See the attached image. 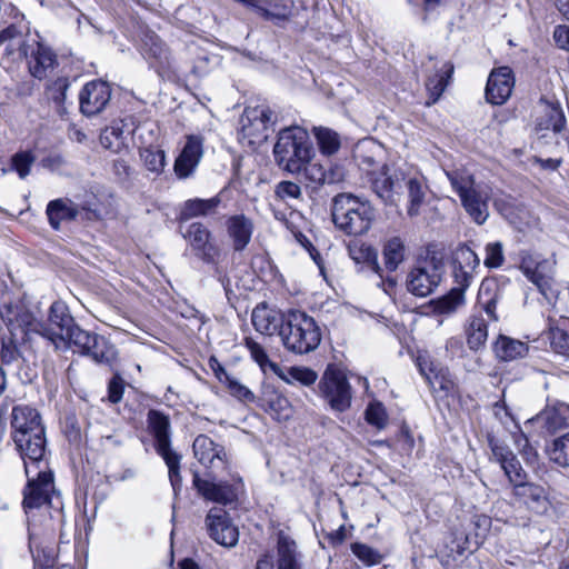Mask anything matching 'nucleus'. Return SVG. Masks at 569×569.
I'll return each instance as SVG.
<instances>
[{"instance_id": "obj_1", "label": "nucleus", "mask_w": 569, "mask_h": 569, "mask_svg": "<svg viewBox=\"0 0 569 569\" xmlns=\"http://www.w3.org/2000/svg\"><path fill=\"white\" fill-rule=\"evenodd\" d=\"M27 485L22 506L28 518L29 549L37 547L38 538L51 536L64 522L63 501L54 487L53 472L48 466L24 469Z\"/></svg>"}, {"instance_id": "obj_2", "label": "nucleus", "mask_w": 569, "mask_h": 569, "mask_svg": "<svg viewBox=\"0 0 569 569\" xmlns=\"http://www.w3.org/2000/svg\"><path fill=\"white\" fill-rule=\"evenodd\" d=\"M480 259L477 253L467 246L457 248L452 259V276L456 286L443 297L431 301V307L437 315H452L465 303V291L473 281Z\"/></svg>"}, {"instance_id": "obj_3", "label": "nucleus", "mask_w": 569, "mask_h": 569, "mask_svg": "<svg viewBox=\"0 0 569 569\" xmlns=\"http://www.w3.org/2000/svg\"><path fill=\"white\" fill-rule=\"evenodd\" d=\"M313 156L315 150L306 129L291 126L279 131L273 146V157L280 169L298 174Z\"/></svg>"}, {"instance_id": "obj_4", "label": "nucleus", "mask_w": 569, "mask_h": 569, "mask_svg": "<svg viewBox=\"0 0 569 569\" xmlns=\"http://www.w3.org/2000/svg\"><path fill=\"white\" fill-rule=\"evenodd\" d=\"M283 347L295 355H307L318 348L321 330L316 320L300 310H289L279 331Z\"/></svg>"}, {"instance_id": "obj_5", "label": "nucleus", "mask_w": 569, "mask_h": 569, "mask_svg": "<svg viewBox=\"0 0 569 569\" xmlns=\"http://www.w3.org/2000/svg\"><path fill=\"white\" fill-rule=\"evenodd\" d=\"M332 221L349 236L368 232L375 219L372 206L351 193H339L332 200Z\"/></svg>"}, {"instance_id": "obj_6", "label": "nucleus", "mask_w": 569, "mask_h": 569, "mask_svg": "<svg viewBox=\"0 0 569 569\" xmlns=\"http://www.w3.org/2000/svg\"><path fill=\"white\" fill-rule=\"evenodd\" d=\"M446 176L471 219L478 224L485 223L489 217L487 188L476 183L473 176L466 170L446 171Z\"/></svg>"}, {"instance_id": "obj_7", "label": "nucleus", "mask_w": 569, "mask_h": 569, "mask_svg": "<svg viewBox=\"0 0 569 569\" xmlns=\"http://www.w3.org/2000/svg\"><path fill=\"white\" fill-rule=\"evenodd\" d=\"M39 335L50 340L57 349L73 347L78 341V332H84L70 315L68 306L62 301H54L48 315L47 322L37 325Z\"/></svg>"}, {"instance_id": "obj_8", "label": "nucleus", "mask_w": 569, "mask_h": 569, "mask_svg": "<svg viewBox=\"0 0 569 569\" xmlns=\"http://www.w3.org/2000/svg\"><path fill=\"white\" fill-rule=\"evenodd\" d=\"M555 260L540 254L528 251L520 253L519 269L549 303L556 301L560 293V286L555 280Z\"/></svg>"}, {"instance_id": "obj_9", "label": "nucleus", "mask_w": 569, "mask_h": 569, "mask_svg": "<svg viewBox=\"0 0 569 569\" xmlns=\"http://www.w3.org/2000/svg\"><path fill=\"white\" fill-rule=\"evenodd\" d=\"M320 393L336 412H343L351 406V387L346 375L336 368L328 367L319 382Z\"/></svg>"}, {"instance_id": "obj_10", "label": "nucleus", "mask_w": 569, "mask_h": 569, "mask_svg": "<svg viewBox=\"0 0 569 569\" xmlns=\"http://www.w3.org/2000/svg\"><path fill=\"white\" fill-rule=\"evenodd\" d=\"M273 122V112L266 106L248 107L240 117L239 136L253 144L267 138V129Z\"/></svg>"}, {"instance_id": "obj_11", "label": "nucleus", "mask_w": 569, "mask_h": 569, "mask_svg": "<svg viewBox=\"0 0 569 569\" xmlns=\"http://www.w3.org/2000/svg\"><path fill=\"white\" fill-rule=\"evenodd\" d=\"M38 36H31L21 27L11 24L0 32V57L12 61L28 58L29 49L34 47Z\"/></svg>"}, {"instance_id": "obj_12", "label": "nucleus", "mask_w": 569, "mask_h": 569, "mask_svg": "<svg viewBox=\"0 0 569 569\" xmlns=\"http://www.w3.org/2000/svg\"><path fill=\"white\" fill-rule=\"evenodd\" d=\"M73 347L100 365L112 367L118 358L116 347L106 337L97 333L78 332V341Z\"/></svg>"}, {"instance_id": "obj_13", "label": "nucleus", "mask_w": 569, "mask_h": 569, "mask_svg": "<svg viewBox=\"0 0 569 569\" xmlns=\"http://www.w3.org/2000/svg\"><path fill=\"white\" fill-rule=\"evenodd\" d=\"M206 528L210 538L223 547H234L239 540L238 528L222 508L214 507L209 510L206 516Z\"/></svg>"}, {"instance_id": "obj_14", "label": "nucleus", "mask_w": 569, "mask_h": 569, "mask_svg": "<svg viewBox=\"0 0 569 569\" xmlns=\"http://www.w3.org/2000/svg\"><path fill=\"white\" fill-rule=\"evenodd\" d=\"M193 456L198 462L210 472L220 469H227L229 466V455L226 448L213 441L207 435H199L192 443Z\"/></svg>"}, {"instance_id": "obj_15", "label": "nucleus", "mask_w": 569, "mask_h": 569, "mask_svg": "<svg viewBox=\"0 0 569 569\" xmlns=\"http://www.w3.org/2000/svg\"><path fill=\"white\" fill-rule=\"evenodd\" d=\"M13 442L20 453L24 469L27 465L33 468L48 466L46 460L47 439L46 432L21 433L12 436Z\"/></svg>"}, {"instance_id": "obj_16", "label": "nucleus", "mask_w": 569, "mask_h": 569, "mask_svg": "<svg viewBox=\"0 0 569 569\" xmlns=\"http://www.w3.org/2000/svg\"><path fill=\"white\" fill-rule=\"evenodd\" d=\"M441 281V271L433 262H425L408 273L407 289L416 297L431 295Z\"/></svg>"}, {"instance_id": "obj_17", "label": "nucleus", "mask_w": 569, "mask_h": 569, "mask_svg": "<svg viewBox=\"0 0 569 569\" xmlns=\"http://www.w3.org/2000/svg\"><path fill=\"white\" fill-rule=\"evenodd\" d=\"M111 99L110 86L101 80L84 84L79 94L80 110L87 117L100 113Z\"/></svg>"}, {"instance_id": "obj_18", "label": "nucleus", "mask_w": 569, "mask_h": 569, "mask_svg": "<svg viewBox=\"0 0 569 569\" xmlns=\"http://www.w3.org/2000/svg\"><path fill=\"white\" fill-rule=\"evenodd\" d=\"M193 486L204 499L228 505L237 500L238 486L228 482H214L211 479H202L198 471H193Z\"/></svg>"}, {"instance_id": "obj_19", "label": "nucleus", "mask_w": 569, "mask_h": 569, "mask_svg": "<svg viewBox=\"0 0 569 569\" xmlns=\"http://www.w3.org/2000/svg\"><path fill=\"white\" fill-rule=\"evenodd\" d=\"M513 86L515 79L509 67L493 69L487 81V101L497 106L505 103L509 99Z\"/></svg>"}, {"instance_id": "obj_20", "label": "nucleus", "mask_w": 569, "mask_h": 569, "mask_svg": "<svg viewBox=\"0 0 569 569\" xmlns=\"http://www.w3.org/2000/svg\"><path fill=\"white\" fill-rule=\"evenodd\" d=\"M183 238L190 243L196 254L204 262H214L219 250L210 242V231L200 222H193L188 226L183 232Z\"/></svg>"}, {"instance_id": "obj_21", "label": "nucleus", "mask_w": 569, "mask_h": 569, "mask_svg": "<svg viewBox=\"0 0 569 569\" xmlns=\"http://www.w3.org/2000/svg\"><path fill=\"white\" fill-rule=\"evenodd\" d=\"M567 124L565 112L558 102L541 99L537 107L536 130L561 132Z\"/></svg>"}, {"instance_id": "obj_22", "label": "nucleus", "mask_w": 569, "mask_h": 569, "mask_svg": "<svg viewBox=\"0 0 569 569\" xmlns=\"http://www.w3.org/2000/svg\"><path fill=\"white\" fill-rule=\"evenodd\" d=\"M528 422L537 425L548 433H555L569 427V405L558 402L553 406H547Z\"/></svg>"}, {"instance_id": "obj_23", "label": "nucleus", "mask_w": 569, "mask_h": 569, "mask_svg": "<svg viewBox=\"0 0 569 569\" xmlns=\"http://www.w3.org/2000/svg\"><path fill=\"white\" fill-rule=\"evenodd\" d=\"M202 157V140L190 136L174 161V173L180 179L190 177Z\"/></svg>"}, {"instance_id": "obj_24", "label": "nucleus", "mask_w": 569, "mask_h": 569, "mask_svg": "<svg viewBox=\"0 0 569 569\" xmlns=\"http://www.w3.org/2000/svg\"><path fill=\"white\" fill-rule=\"evenodd\" d=\"M287 320V313L270 308L267 303H259L251 315V322L254 329L264 336L279 335L283 322Z\"/></svg>"}, {"instance_id": "obj_25", "label": "nucleus", "mask_w": 569, "mask_h": 569, "mask_svg": "<svg viewBox=\"0 0 569 569\" xmlns=\"http://www.w3.org/2000/svg\"><path fill=\"white\" fill-rule=\"evenodd\" d=\"M403 181L401 172L390 173L389 169L383 167V171L372 179V189L385 203H392L395 197L401 192Z\"/></svg>"}, {"instance_id": "obj_26", "label": "nucleus", "mask_w": 569, "mask_h": 569, "mask_svg": "<svg viewBox=\"0 0 569 569\" xmlns=\"http://www.w3.org/2000/svg\"><path fill=\"white\" fill-rule=\"evenodd\" d=\"M12 436L44 431L39 412L28 406H16L12 409Z\"/></svg>"}, {"instance_id": "obj_27", "label": "nucleus", "mask_w": 569, "mask_h": 569, "mask_svg": "<svg viewBox=\"0 0 569 569\" xmlns=\"http://www.w3.org/2000/svg\"><path fill=\"white\" fill-rule=\"evenodd\" d=\"M515 496L533 512L542 515L549 509L547 492L543 487L530 482L516 483Z\"/></svg>"}, {"instance_id": "obj_28", "label": "nucleus", "mask_w": 569, "mask_h": 569, "mask_svg": "<svg viewBox=\"0 0 569 569\" xmlns=\"http://www.w3.org/2000/svg\"><path fill=\"white\" fill-rule=\"evenodd\" d=\"M46 214L50 227L60 230L62 222H70L78 218L79 206L69 198L54 199L47 204Z\"/></svg>"}, {"instance_id": "obj_29", "label": "nucleus", "mask_w": 569, "mask_h": 569, "mask_svg": "<svg viewBox=\"0 0 569 569\" xmlns=\"http://www.w3.org/2000/svg\"><path fill=\"white\" fill-rule=\"evenodd\" d=\"M148 423L151 433L156 439V451L158 455L172 452L170 446V420L168 416L157 410L148 412Z\"/></svg>"}, {"instance_id": "obj_30", "label": "nucleus", "mask_w": 569, "mask_h": 569, "mask_svg": "<svg viewBox=\"0 0 569 569\" xmlns=\"http://www.w3.org/2000/svg\"><path fill=\"white\" fill-rule=\"evenodd\" d=\"M34 47L29 49L28 58H24L28 62L30 73L38 79H42L47 76L49 69L53 68L56 62V56L50 48L41 44L38 39L34 41Z\"/></svg>"}, {"instance_id": "obj_31", "label": "nucleus", "mask_w": 569, "mask_h": 569, "mask_svg": "<svg viewBox=\"0 0 569 569\" xmlns=\"http://www.w3.org/2000/svg\"><path fill=\"white\" fill-rule=\"evenodd\" d=\"M143 56L154 68L167 69L171 66V53L161 39L156 34L146 36L143 42Z\"/></svg>"}, {"instance_id": "obj_32", "label": "nucleus", "mask_w": 569, "mask_h": 569, "mask_svg": "<svg viewBox=\"0 0 569 569\" xmlns=\"http://www.w3.org/2000/svg\"><path fill=\"white\" fill-rule=\"evenodd\" d=\"M228 234L236 251H242L250 242L253 224L244 216H233L227 223Z\"/></svg>"}, {"instance_id": "obj_33", "label": "nucleus", "mask_w": 569, "mask_h": 569, "mask_svg": "<svg viewBox=\"0 0 569 569\" xmlns=\"http://www.w3.org/2000/svg\"><path fill=\"white\" fill-rule=\"evenodd\" d=\"M406 246L400 237H392L387 240L382 248L385 269L393 272L406 259Z\"/></svg>"}, {"instance_id": "obj_34", "label": "nucleus", "mask_w": 569, "mask_h": 569, "mask_svg": "<svg viewBox=\"0 0 569 569\" xmlns=\"http://www.w3.org/2000/svg\"><path fill=\"white\" fill-rule=\"evenodd\" d=\"M452 72L453 66L450 62H443L442 67L437 70L433 76L428 77L426 88L429 92L430 101H428L427 104H431L438 101V99L446 90Z\"/></svg>"}, {"instance_id": "obj_35", "label": "nucleus", "mask_w": 569, "mask_h": 569, "mask_svg": "<svg viewBox=\"0 0 569 569\" xmlns=\"http://www.w3.org/2000/svg\"><path fill=\"white\" fill-rule=\"evenodd\" d=\"M278 569H300L296 542L282 532L278 536Z\"/></svg>"}, {"instance_id": "obj_36", "label": "nucleus", "mask_w": 569, "mask_h": 569, "mask_svg": "<svg viewBox=\"0 0 569 569\" xmlns=\"http://www.w3.org/2000/svg\"><path fill=\"white\" fill-rule=\"evenodd\" d=\"M467 342L470 349L478 350L488 338L487 322L481 315H472L469 317L466 326Z\"/></svg>"}, {"instance_id": "obj_37", "label": "nucleus", "mask_w": 569, "mask_h": 569, "mask_svg": "<svg viewBox=\"0 0 569 569\" xmlns=\"http://www.w3.org/2000/svg\"><path fill=\"white\" fill-rule=\"evenodd\" d=\"M406 187L408 189L409 197L408 214L410 217H416L420 213V208L425 202L428 187L423 178L419 176L408 178Z\"/></svg>"}, {"instance_id": "obj_38", "label": "nucleus", "mask_w": 569, "mask_h": 569, "mask_svg": "<svg viewBox=\"0 0 569 569\" xmlns=\"http://www.w3.org/2000/svg\"><path fill=\"white\" fill-rule=\"evenodd\" d=\"M219 203L220 199L218 197L210 199H190L184 202L181 209V219L189 220L194 217L211 214L216 211Z\"/></svg>"}, {"instance_id": "obj_39", "label": "nucleus", "mask_w": 569, "mask_h": 569, "mask_svg": "<svg viewBox=\"0 0 569 569\" xmlns=\"http://www.w3.org/2000/svg\"><path fill=\"white\" fill-rule=\"evenodd\" d=\"M495 351L500 359L511 361L525 357L528 352V347L519 340L501 336L495 343Z\"/></svg>"}, {"instance_id": "obj_40", "label": "nucleus", "mask_w": 569, "mask_h": 569, "mask_svg": "<svg viewBox=\"0 0 569 569\" xmlns=\"http://www.w3.org/2000/svg\"><path fill=\"white\" fill-rule=\"evenodd\" d=\"M313 133L317 140L319 150L325 156L335 154L340 148V137L332 129L326 127H315Z\"/></svg>"}, {"instance_id": "obj_41", "label": "nucleus", "mask_w": 569, "mask_h": 569, "mask_svg": "<svg viewBox=\"0 0 569 569\" xmlns=\"http://www.w3.org/2000/svg\"><path fill=\"white\" fill-rule=\"evenodd\" d=\"M276 375L287 383L299 382L302 386H311L318 379L317 372L307 367H291L287 371L281 369V373Z\"/></svg>"}, {"instance_id": "obj_42", "label": "nucleus", "mask_w": 569, "mask_h": 569, "mask_svg": "<svg viewBox=\"0 0 569 569\" xmlns=\"http://www.w3.org/2000/svg\"><path fill=\"white\" fill-rule=\"evenodd\" d=\"M244 345L247 349L250 351L252 359L260 366V368L266 371L269 369L274 375L281 373V368L278 363L270 361L267 352L262 348L260 343L254 341L252 338H246Z\"/></svg>"}, {"instance_id": "obj_43", "label": "nucleus", "mask_w": 569, "mask_h": 569, "mask_svg": "<svg viewBox=\"0 0 569 569\" xmlns=\"http://www.w3.org/2000/svg\"><path fill=\"white\" fill-rule=\"evenodd\" d=\"M140 157L148 171L157 176L163 171L166 166V156L162 150L152 147L142 148L140 150Z\"/></svg>"}, {"instance_id": "obj_44", "label": "nucleus", "mask_w": 569, "mask_h": 569, "mask_svg": "<svg viewBox=\"0 0 569 569\" xmlns=\"http://www.w3.org/2000/svg\"><path fill=\"white\" fill-rule=\"evenodd\" d=\"M22 355L18 348L16 333L9 332L1 337L0 360L4 366L18 362Z\"/></svg>"}, {"instance_id": "obj_45", "label": "nucleus", "mask_w": 569, "mask_h": 569, "mask_svg": "<svg viewBox=\"0 0 569 569\" xmlns=\"http://www.w3.org/2000/svg\"><path fill=\"white\" fill-rule=\"evenodd\" d=\"M34 161L36 156L31 150H21L11 157L10 166L20 179H26L30 174Z\"/></svg>"}, {"instance_id": "obj_46", "label": "nucleus", "mask_w": 569, "mask_h": 569, "mask_svg": "<svg viewBox=\"0 0 569 569\" xmlns=\"http://www.w3.org/2000/svg\"><path fill=\"white\" fill-rule=\"evenodd\" d=\"M548 339L555 352L569 358V335L563 327L550 325Z\"/></svg>"}, {"instance_id": "obj_47", "label": "nucleus", "mask_w": 569, "mask_h": 569, "mask_svg": "<svg viewBox=\"0 0 569 569\" xmlns=\"http://www.w3.org/2000/svg\"><path fill=\"white\" fill-rule=\"evenodd\" d=\"M161 457L168 467L169 480L174 495H178L182 486V478L180 475L181 456H179L176 451H172L166 455H161Z\"/></svg>"}, {"instance_id": "obj_48", "label": "nucleus", "mask_w": 569, "mask_h": 569, "mask_svg": "<svg viewBox=\"0 0 569 569\" xmlns=\"http://www.w3.org/2000/svg\"><path fill=\"white\" fill-rule=\"evenodd\" d=\"M550 459L560 467H569V432L553 440Z\"/></svg>"}, {"instance_id": "obj_49", "label": "nucleus", "mask_w": 569, "mask_h": 569, "mask_svg": "<svg viewBox=\"0 0 569 569\" xmlns=\"http://www.w3.org/2000/svg\"><path fill=\"white\" fill-rule=\"evenodd\" d=\"M350 253L353 260H356L357 262H366L371 271L382 277V269L378 262V253L372 247L361 246L358 250L351 249Z\"/></svg>"}, {"instance_id": "obj_50", "label": "nucleus", "mask_w": 569, "mask_h": 569, "mask_svg": "<svg viewBox=\"0 0 569 569\" xmlns=\"http://www.w3.org/2000/svg\"><path fill=\"white\" fill-rule=\"evenodd\" d=\"M492 287H496V284L492 281L481 283L479 290V303L483 307V310L492 320H498V317L496 315L497 295H490Z\"/></svg>"}, {"instance_id": "obj_51", "label": "nucleus", "mask_w": 569, "mask_h": 569, "mask_svg": "<svg viewBox=\"0 0 569 569\" xmlns=\"http://www.w3.org/2000/svg\"><path fill=\"white\" fill-rule=\"evenodd\" d=\"M122 129L118 124H112L102 130L100 143L104 149L117 152L122 144Z\"/></svg>"}, {"instance_id": "obj_52", "label": "nucleus", "mask_w": 569, "mask_h": 569, "mask_svg": "<svg viewBox=\"0 0 569 569\" xmlns=\"http://www.w3.org/2000/svg\"><path fill=\"white\" fill-rule=\"evenodd\" d=\"M352 553L366 566H375L381 562L382 556L376 549L361 542L351 545Z\"/></svg>"}, {"instance_id": "obj_53", "label": "nucleus", "mask_w": 569, "mask_h": 569, "mask_svg": "<svg viewBox=\"0 0 569 569\" xmlns=\"http://www.w3.org/2000/svg\"><path fill=\"white\" fill-rule=\"evenodd\" d=\"M226 387L229 393L241 402L252 403L256 400L254 393L234 377H227Z\"/></svg>"}, {"instance_id": "obj_54", "label": "nucleus", "mask_w": 569, "mask_h": 569, "mask_svg": "<svg viewBox=\"0 0 569 569\" xmlns=\"http://www.w3.org/2000/svg\"><path fill=\"white\" fill-rule=\"evenodd\" d=\"M485 266L489 269H497L502 266L505 261L503 247L499 241L489 242L485 247Z\"/></svg>"}, {"instance_id": "obj_55", "label": "nucleus", "mask_w": 569, "mask_h": 569, "mask_svg": "<svg viewBox=\"0 0 569 569\" xmlns=\"http://www.w3.org/2000/svg\"><path fill=\"white\" fill-rule=\"evenodd\" d=\"M500 466L503 469L509 481L513 485V487L516 486V483L525 482V471L516 456L512 457V460L508 459Z\"/></svg>"}, {"instance_id": "obj_56", "label": "nucleus", "mask_w": 569, "mask_h": 569, "mask_svg": "<svg viewBox=\"0 0 569 569\" xmlns=\"http://www.w3.org/2000/svg\"><path fill=\"white\" fill-rule=\"evenodd\" d=\"M21 309L22 306L19 305L6 302L0 305L1 319L6 323L8 331L11 333H16L17 317Z\"/></svg>"}, {"instance_id": "obj_57", "label": "nucleus", "mask_w": 569, "mask_h": 569, "mask_svg": "<svg viewBox=\"0 0 569 569\" xmlns=\"http://www.w3.org/2000/svg\"><path fill=\"white\" fill-rule=\"evenodd\" d=\"M366 420L378 429L385 428L387 415L381 403H370L366 410Z\"/></svg>"}, {"instance_id": "obj_58", "label": "nucleus", "mask_w": 569, "mask_h": 569, "mask_svg": "<svg viewBox=\"0 0 569 569\" xmlns=\"http://www.w3.org/2000/svg\"><path fill=\"white\" fill-rule=\"evenodd\" d=\"M37 325H41V322L37 321L33 315L22 307L17 317L16 330H20L23 336L27 335V332L39 333V330L36 329Z\"/></svg>"}, {"instance_id": "obj_59", "label": "nucleus", "mask_w": 569, "mask_h": 569, "mask_svg": "<svg viewBox=\"0 0 569 569\" xmlns=\"http://www.w3.org/2000/svg\"><path fill=\"white\" fill-rule=\"evenodd\" d=\"M79 206V214L84 213V218L88 220H99L101 218L100 210L98 208V199L94 194L88 196L81 202H76Z\"/></svg>"}, {"instance_id": "obj_60", "label": "nucleus", "mask_w": 569, "mask_h": 569, "mask_svg": "<svg viewBox=\"0 0 569 569\" xmlns=\"http://www.w3.org/2000/svg\"><path fill=\"white\" fill-rule=\"evenodd\" d=\"M276 196L280 199H297L301 196V188L292 181H281L276 187Z\"/></svg>"}, {"instance_id": "obj_61", "label": "nucleus", "mask_w": 569, "mask_h": 569, "mask_svg": "<svg viewBox=\"0 0 569 569\" xmlns=\"http://www.w3.org/2000/svg\"><path fill=\"white\" fill-rule=\"evenodd\" d=\"M489 446L492 456L495 457L496 461L499 462V465L506 462L508 459L512 460L515 453L508 448V446L503 445L499 440L490 438Z\"/></svg>"}, {"instance_id": "obj_62", "label": "nucleus", "mask_w": 569, "mask_h": 569, "mask_svg": "<svg viewBox=\"0 0 569 569\" xmlns=\"http://www.w3.org/2000/svg\"><path fill=\"white\" fill-rule=\"evenodd\" d=\"M305 171L306 177L313 183L317 184H326V166L320 163H311V161L306 164V168L302 169Z\"/></svg>"}, {"instance_id": "obj_63", "label": "nucleus", "mask_w": 569, "mask_h": 569, "mask_svg": "<svg viewBox=\"0 0 569 569\" xmlns=\"http://www.w3.org/2000/svg\"><path fill=\"white\" fill-rule=\"evenodd\" d=\"M66 163L63 156L58 152H51L41 160V166L52 172H59Z\"/></svg>"}, {"instance_id": "obj_64", "label": "nucleus", "mask_w": 569, "mask_h": 569, "mask_svg": "<svg viewBox=\"0 0 569 569\" xmlns=\"http://www.w3.org/2000/svg\"><path fill=\"white\" fill-rule=\"evenodd\" d=\"M552 38L559 49L569 51V26L559 24L555 27Z\"/></svg>"}]
</instances>
